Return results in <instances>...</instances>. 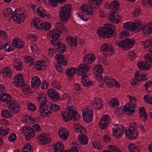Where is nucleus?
<instances>
[{"label":"nucleus","mask_w":152,"mask_h":152,"mask_svg":"<svg viewBox=\"0 0 152 152\" xmlns=\"http://www.w3.org/2000/svg\"><path fill=\"white\" fill-rule=\"evenodd\" d=\"M3 48L5 51L10 52L14 50L15 47L12 43L7 42L4 44Z\"/></svg>","instance_id":"45"},{"label":"nucleus","mask_w":152,"mask_h":152,"mask_svg":"<svg viewBox=\"0 0 152 152\" xmlns=\"http://www.w3.org/2000/svg\"><path fill=\"white\" fill-rule=\"evenodd\" d=\"M2 115L4 117L7 118H10L13 116V114L7 109H3L2 110Z\"/></svg>","instance_id":"56"},{"label":"nucleus","mask_w":152,"mask_h":152,"mask_svg":"<svg viewBox=\"0 0 152 152\" xmlns=\"http://www.w3.org/2000/svg\"><path fill=\"white\" fill-rule=\"evenodd\" d=\"M54 152H61L64 149V145L63 143L58 142L56 143L54 146Z\"/></svg>","instance_id":"42"},{"label":"nucleus","mask_w":152,"mask_h":152,"mask_svg":"<svg viewBox=\"0 0 152 152\" xmlns=\"http://www.w3.org/2000/svg\"><path fill=\"white\" fill-rule=\"evenodd\" d=\"M115 28L112 24L106 23L97 30L98 35L102 37H111L115 32Z\"/></svg>","instance_id":"3"},{"label":"nucleus","mask_w":152,"mask_h":152,"mask_svg":"<svg viewBox=\"0 0 152 152\" xmlns=\"http://www.w3.org/2000/svg\"><path fill=\"white\" fill-rule=\"evenodd\" d=\"M76 68L75 67H70L67 68L65 71L66 76L68 77H71L75 75Z\"/></svg>","instance_id":"35"},{"label":"nucleus","mask_w":152,"mask_h":152,"mask_svg":"<svg viewBox=\"0 0 152 152\" xmlns=\"http://www.w3.org/2000/svg\"><path fill=\"white\" fill-rule=\"evenodd\" d=\"M83 118L86 122L90 123L93 120V113L92 108L89 106H85L82 111Z\"/></svg>","instance_id":"7"},{"label":"nucleus","mask_w":152,"mask_h":152,"mask_svg":"<svg viewBox=\"0 0 152 152\" xmlns=\"http://www.w3.org/2000/svg\"><path fill=\"white\" fill-rule=\"evenodd\" d=\"M129 35V33L127 31L123 30L121 31L118 34L119 37L121 39L125 38L128 37Z\"/></svg>","instance_id":"57"},{"label":"nucleus","mask_w":152,"mask_h":152,"mask_svg":"<svg viewBox=\"0 0 152 152\" xmlns=\"http://www.w3.org/2000/svg\"><path fill=\"white\" fill-rule=\"evenodd\" d=\"M14 83L15 86L17 87L21 86L23 85L24 79L21 74H18L15 76Z\"/></svg>","instance_id":"19"},{"label":"nucleus","mask_w":152,"mask_h":152,"mask_svg":"<svg viewBox=\"0 0 152 152\" xmlns=\"http://www.w3.org/2000/svg\"><path fill=\"white\" fill-rule=\"evenodd\" d=\"M112 6L111 11H114V12H116L119 6L118 3L116 0H114L111 2Z\"/></svg>","instance_id":"55"},{"label":"nucleus","mask_w":152,"mask_h":152,"mask_svg":"<svg viewBox=\"0 0 152 152\" xmlns=\"http://www.w3.org/2000/svg\"><path fill=\"white\" fill-rule=\"evenodd\" d=\"M1 72L4 76L8 77H10L12 75L11 69L8 66H6L3 68Z\"/></svg>","instance_id":"47"},{"label":"nucleus","mask_w":152,"mask_h":152,"mask_svg":"<svg viewBox=\"0 0 152 152\" xmlns=\"http://www.w3.org/2000/svg\"><path fill=\"white\" fill-rule=\"evenodd\" d=\"M51 85L53 88L57 89H60L61 88V86L58 81L56 80H54L51 82Z\"/></svg>","instance_id":"61"},{"label":"nucleus","mask_w":152,"mask_h":152,"mask_svg":"<svg viewBox=\"0 0 152 152\" xmlns=\"http://www.w3.org/2000/svg\"><path fill=\"white\" fill-rule=\"evenodd\" d=\"M142 46L145 49H150L152 47V38L141 42Z\"/></svg>","instance_id":"41"},{"label":"nucleus","mask_w":152,"mask_h":152,"mask_svg":"<svg viewBox=\"0 0 152 152\" xmlns=\"http://www.w3.org/2000/svg\"><path fill=\"white\" fill-rule=\"evenodd\" d=\"M37 13L38 16L42 18H46L48 19H49L51 17L50 14L47 13L46 10L41 6L38 7L37 9Z\"/></svg>","instance_id":"18"},{"label":"nucleus","mask_w":152,"mask_h":152,"mask_svg":"<svg viewBox=\"0 0 152 152\" xmlns=\"http://www.w3.org/2000/svg\"><path fill=\"white\" fill-rule=\"evenodd\" d=\"M37 102L40 106L45 105L47 103V97L46 95L44 93L39 94L37 97Z\"/></svg>","instance_id":"28"},{"label":"nucleus","mask_w":152,"mask_h":152,"mask_svg":"<svg viewBox=\"0 0 152 152\" xmlns=\"http://www.w3.org/2000/svg\"><path fill=\"white\" fill-rule=\"evenodd\" d=\"M147 74L145 73H143L141 71H138L136 72L134 75L135 77L139 81H145L147 80L146 76Z\"/></svg>","instance_id":"34"},{"label":"nucleus","mask_w":152,"mask_h":152,"mask_svg":"<svg viewBox=\"0 0 152 152\" xmlns=\"http://www.w3.org/2000/svg\"><path fill=\"white\" fill-rule=\"evenodd\" d=\"M41 19L38 18H35L32 22L34 26L38 29H40V26L41 25Z\"/></svg>","instance_id":"53"},{"label":"nucleus","mask_w":152,"mask_h":152,"mask_svg":"<svg viewBox=\"0 0 152 152\" xmlns=\"http://www.w3.org/2000/svg\"><path fill=\"white\" fill-rule=\"evenodd\" d=\"M66 41L72 49H75L77 47L76 39L70 35H68L66 37Z\"/></svg>","instance_id":"23"},{"label":"nucleus","mask_w":152,"mask_h":152,"mask_svg":"<svg viewBox=\"0 0 152 152\" xmlns=\"http://www.w3.org/2000/svg\"><path fill=\"white\" fill-rule=\"evenodd\" d=\"M125 49H129L132 47L134 42V40L133 38L125 39H124Z\"/></svg>","instance_id":"38"},{"label":"nucleus","mask_w":152,"mask_h":152,"mask_svg":"<svg viewBox=\"0 0 152 152\" xmlns=\"http://www.w3.org/2000/svg\"><path fill=\"white\" fill-rule=\"evenodd\" d=\"M74 128L76 130L77 132L80 133H84L86 132L85 129L81 125L78 124H76L74 125Z\"/></svg>","instance_id":"52"},{"label":"nucleus","mask_w":152,"mask_h":152,"mask_svg":"<svg viewBox=\"0 0 152 152\" xmlns=\"http://www.w3.org/2000/svg\"><path fill=\"white\" fill-rule=\"evenodd\" d=\"M71 6L69 4H64L60 9L59 12L60 20L63 22H66L70 18Z\"/></svg>","instance_id":"5"},{"label":"nucleus","mask_w":152,"mask_h":152,"mask_svg":"<svg viewBox=\"0 0 152 152\" xmlns=\"http://www.w3.org/2000/svg\"><path fill=\"white\" fill-rule=\"evenodd\" d=\"M3 13L5 17L9 18H12L16 23L23 22L27 17V13L23 8L16 9L14 12L10 8H6L4 10Z\"/></svg>","instance_id":"1"},{"label":"nucleus","mask_w":152,"mask_h":152,"mask_svg":"<svg viewBox=\"0 0 152 152\" xmlns=\"http://www.w3.org/2000/svg\"><path fill=\"white\" fill-rule=\"evenodd\" d=\"M110 118L109 115H104L101 118L99 125L100 128L102 129H105L109 124Z\"/></svg>","instance_id":"15"},{"label":"nucleus","mask_w":152,"mask_h":152,"mask_svg":"<svg viewBox=\"0 0 152 152\" xmlns=\"http://www.w3.org/2000/svg\"><path fill=\"white\" fill-rule=\"evenodd\" d=\"M8 108L12 112L17 113L19 110V105L18 103L15 101H12L9 103L7 104Z\"/></svg>","instance_id":"22"},{"label":"nucleus","mask_w":152,"mask_h":152,"mask_svg":"<svg viewBox=\"0 0 152 152\" xmlns=\"http://www.w3.org/2000/svg\"><path fill=\"white\" fill-rule=\"evenodd\" d=\"M140 24L139 31L142 30L143 34L146 36H149L152 34V22L142 24L140 21Z\"/></svg>","instance_id":"12"},{"label":"nucleus","mask_w":152,"mask_h":152,"mask_svg":"<svg viewBox=\"0 0 152 152\" xmlns=\"http://www.w3.org/2000/svg\"><path fill=\"white\" fill-rule=\"evenodd\" d=\"M41 80L40 78L37 76L33 77L32 78L31 84L32 87L34 89L37 88L40 86Z\"/></svg>","instance_id":"31"},{"label":"nucleus","mask_w":152,"mask_h":152,"mask_svg":"<svg viewBox=\"0 0 152 152\" xmlns=\"http://www.w3.org/2000/svg\"><path fill=\"white\" fill-rule=\"evenodd\" d=\"M140 25V21L136 20L133 22H126L123 23V26L126 30L137 33L139 32Z\"/></svg>","instance_id":"6"},{"label":"nucleus","mask_w":152,"mask_h":152,"mask_svg":"<svg viewBox=\"0 0 152 152\" xmlns=\"http://www.w3.org/2000/svg\"><path fill=\"white\" fill-rule=\"evenodd\" d=\"M103 1V0H88V2L92 8H98Z\"/></svg>","instance_id":"44"},{"label":"nucleus","mask_w":152,"mask_h":152,"mask_svg":"<svg viewBox=\"0 0 152 152\" xmlns=\"http://www.w3.org/2000/svg\"><path fill=\"white\" fill-rule=\"evenodd\" d=\"M103 80L106 86L108 88H111L113 87H115L118 88L120 87V85L118 81L113 78H109L105 76Z\"/></svg>","instance_id":"10"},{"label":"nucleus","mask_w":152,"mask_h":152,"mask_svg":"<svg viewBox=\"0 0 152 152\" xmlns=\"http://www.w3.org/2000/svg\"><path fill=\"white\" fill-rule=\"evenodd\" d=\"M35 65V69L39 71H41L45 68L46 65L45 61L41 60L37 61Z\"/></svg>","instance_id":"33"},{"label":"nucleus","mask_w":152,"mask_h":152,"mask_svg":"<svg viewBox=\"0 0 152 152\" xmlns=\"http://www.w3.org/2000/svg\"><path fill=\"white\" fill-rule=\"evenodd\" d=\"M126 137L129 139H134L137 137L138 132L134 126H131L126 130L124 132Z\"/></svg>","instance_id":"11"},{"label":"nucleus","mask_w":152,"mask_h":152,"mask_svg":"<svg viewBox=\"0 0 152 152\" xmlns=\"http://www.w3.org/2000/svg\"><path fill=\"white\" fill-rule=\"evenodd\" d=\"M101 49L104 55H113L114 53V50L112 45L109 43H105L102 44Z\"/></svg>","instance_id":"14"},{"label":"nucleus","mask_w":152,"mask_h":152,"mask_svg":"<svg viewBox=\"0 0 152 152\" xmlns=\"http://www.w3.org/2000/svg\"><path fill=\"white\" fill-rule=\"evenodd\" d=\"M25 61L28 64L29 66L31 65L34 63V60L32 57L26 56L24 57Z\"/></svg>","instance_id":"60"},{"label":"nucleus","mask_w":152,"mask_h":152,"mask_svg":"<svg viewBox=\"0 0 152 152\" xmlns=\"http://www.w3.org/2000/svg\"><path fill=\"white\" fill-rule=\"evenodd\" d=\"M12 43L15 48L16 47L18 48H22L24 45V42L19 38L14 39L12 40Z\"/></svg>","instance_id":"37"},{"label":"nucleus","mask_w":152,"mask_h":152,"mask_svg":"<svg viewBox=\"0 0 152 152\" xmlns=\"http://www.w3.org/2000/svg\"><path fill=\"white\" fill-rule=\"evenodd\" d=\"M94 72L96 73L102 74L103 72V69L102 66L100 64L95 65L93 68Z\"/></svg>","instance_id":"54"},{"label":"nucleus","mask_w":152,"mask_h":152,"mask_svg":"<svg viewBox=\"0 0 152 152\" xmlns=\"http://www.w3.org/2000/svg\"><path fill=\"white\" fill-rule=\"evenodd\" d=\"M11 99V96L8 94L4 93L0 94V100L1 101H9Z\"/></svg>","instance_id":"50"},{"label":"nucleus","mask_w":152,"mask_h":152,"mask_svg":"<svg viewBox=\"0 0 152 152\" xmlns=\"http://www.w3.org/2000/svg\"><path fill=\"white\" fill-rule=\"evenodd\" d=\"M93 107L97 110H101L103 107V104L102 101L98 98L94 99L92 102Z\"/></svg>","instance_id":"26"},{"label":"nucleus","mask_w":152,"mask_h":152,"mask_svg":"<svg viewBox=\"0 0 152 152\" xmlns=\"http://www.w3.org/2000/svg\"><path fill=\"white\" fill-rule=\"evenodd\" d=\"M78 140L79 143L82 145H84L87 144L88 139L85 134H81L78 136Z\"/></svg>","instance_id":"40"},{"label":"nucleus","mask_w":152,"mask_h":152,"mask_svg":"<svg viewBox=\"0 0 152 152\" xmlns=\"http://www.w3.org/2000/svg\"><path fill=\"white\" fill-rule=\"evenodd\" d=\"M63 119L65 121H69L73 119L74 121H78L80 118V115L77 113L76 107L73 106H67L66 110L61 113Z\"/></svg>","instance_id":"2"},{"label":"nucleus","mask_w":152,"mask_h":152,"mask_svg":"<svg viewBox=\"0 0 152 152\" xmlns=\"http://www.w3.org/2000/svg\"><path fill=\"white\" fill-rule=\"evenodd\" d=\"M107 148L108 150H105L102 151V152H121L120 149L116 146L113 145H110L108 146Z\"/></svg>","instance_id":"46"},{"label":"nucleus","mask_w":152,"mask_h":152,"mask_svg":"<svg viewBox=\"0 0 152 152\" xmlns=\"http://www.w3.org/2000/svg\"><path fill=\"white\" fill-rule=\"evenodd\" d=\"M60 33H58L54 29H52L48 32L47 36L48 39H51V43L53 45H57L58 38L61 36Z\"/></svg>","instance_id":"9"},{"label":"nucleus","mask_w":152,"mask_h":152,"mask_svg":"<svg viewBox=\"0 0 152 152\" xmlns=\"http://www.w3.org/2000/svg\"><path fill=\"white\" fill-rule=\"evenodd\" d=\"M38 138L39 141L44 144H48L51 140L48 134H42L39 135Z\"/></svg>","instance_id":"29"},{"label":"nucleus","mask_w":152,"mask_h":152,"mask_svg":"<svg viewBox=\"0 0 152 152\" xmlns=\"http://www.w3.org/2000/svg\"><path fill=\"white\" fill-rule=\"evenodd\" d=\"M143 99L145 102L152 104V96L150 95H145L143 96Z\"/></svg>","instance_id":"63"},{"label":"nucleus","mask_w":152,"mask_h":152,"mask_svg":"<svg viewBox=\"0 0 152 152\" xmlns=\"http://www.w3.org/2000/svg\"><path fill=\"white\" fill-rule=\"evenodd\" d=\"M32 147L28 143L26 144L23 147L22 152H31Z\"/></svg>","instance_id":"64"},{"label":"nucleus","mask_w":152,"mask_h":152,"mask_svg":"<svg viewBox=\"0 0 152 152\" xmlns=\"http://www.w3.org/2000/svg\"><path fill=\"white\" fill-rule=\"evenodd\" d=\"M32 52L37 54H39L40 52V50L39 48L35 44H32L30 46Z\"/></svg>","instance_id":"62"},{"label":"nucleus","mask_w":152,"mask_h":152,"mask_svg":"<svg viewBox=\"0 0 152 152\" xmlns=\"http://www.w3.org/2000/svg\"><path fill=\"white\" fill-rule=\"evenodd\" d=\"M22 120L25 124L30 125L34 123L35 121V119L29 115H25L23 117Z\"/></svg>","instance_id":"32"},{"label":"nucleus","mask_w":152,"mask_h":152,"mask_svg":"<svg viewBox=\"0 0 152 152\" xmlns=\"http://www.w3.org/2000/svg\"><path fill=\"white\" fill-rule=\"evenodd\" d=\"M92 143L93 147L96 149H101L103 148V146L102 144L97 140L93 141Z\"/></svg>","instance_id":"51"},{"label":"nucleus","mask_w":152,"mask_h":152,"mask_svg":"<svg viewBox=\"0 0 152 152\" xmlns=\"http://www.w3.org/2000/svg\"><path fill=\"white\" fill-rule=\"evenodd\" d=\"M55 58L58 63L63 65H66L67 63L66 58L61 54L56 55L55 56Z\"/></svg>","instance_id":"36"},{"label":"nucleus","mask_w":152,"mask_h":152,"mask_svg":"<svg viewBox=\"0 0 152 152\" xmlns=\"http://www.w3.org/2000/svg\"><path fill=\"white\" fill-rule=\"evenodd\" d=\"M124 127L120 125L115 126L112 129L113 135L117 138L122 137L124 133Z\"/></svg>","instance_id":"13"},{"label":"nucleus","mask_w":152,"mask_h":152,"mask_svg":"<svg viewBox=\"0 0 152 152\" xmlns=\"http://www.w3.org/2000/svg\"><path fill=\"white\" fill-rule=\"evenodd\" d=\"M95 56L92 53H89L84 56L83 60L84 62L88 64H91L95 60Z\"/></svg>","instance_id":"30"},{"label":"nucleus","mask_w":152,"mask_h":152,"mask_svg":"<svg viewBox=\"0 0 152 152\" xmlns=\"http://www.w3.org/2000/svg\"><path fill=\"white\" fill-rule=\"evenodd\" d=\"M69 130L65 127L61 128L59 129L58 134L60 138L62 140H66L69 137Z\"/></svg>","instance_id":"20"},{"label":"nucleus","mask_w":152,"mask_h":152,"mask_svg":"<svg viewBox=\"0 0 152 152\" xmlns=\"http://www.w3.org/2000/svg\"><path fill=\"white\" fill-rule=\"evenodd\" d=\"M139 114L140 118L144 121L147 119V115L145 108L141 107L139 109Z\"/></svg>","instance_id":"48"},{"label":"nucleus","mask_w":152,"mask_h":152,"mask_svg":"<svg viewBox=\"0 0 152 152\" xmlns=\"http://www.w3.org/2000/svg\"><path fill=\"white\" fill-rule=\"evenodd\" d=\"M81 80L83 85L86 87L91 86L93 83V82L90 79L84 75L82 76Z\"/></svg>","instance_id":"43"},{"label":"nucleus","mask_w":152,"mask_h":152,"mask_svg":"<svg viewBox=\"0 0 152 152\" xmlns=\"http://www.w3.org/2000/svg\"><path fill=\"white\" fill-rule=\"evenodd\" d=\"M22 133L24 134L26 138H29L33 137L35 135L33 129L27 126H23L22 128Z\"/></svg>","instance_id":"16"},{"label":"nucleus","mask_w":152,"mask_h":152,"mask_svg":"<svg viewBox=\"0 0 152 152\" xmlns=\"http://www.w3.org/2000/svg\"><path fill=\"white\" fill-rule=\"evenodd\" d=\"M55 26L56 31L61 34L64 33H66L68 31L65 25L60 22H56L55 24Z\"/></svg>","instance_id":"24"},{"label":"nucleus","mask_w":152,"mask_h":152,"mask_svg":"<svg viewBox=\"0 0 152 152\" xmlns=\"http://www.w3.org/2000/svg\"><path fill=\"white\" fill-rule=\"evenodd\" d=\"M136 55L134 52L132 51H129L127 54V59L131 61H133L136 58Z\"/></svg>","instance_id":"58"},{"label":"nucleus","mask_w":152,"mask_h":152,"mask_svg":"<svg viewBox=\"0 0 152 152\" xmlns=\"http://www.w3.org/2000/svg\"><path fill=\"white\" fill-rule=\"evenodd\" d=\"M137 66L140 69L148 70L151 69V65L146 61H143L139 62L137 64Z\"/></svg>","instance_id":"27"},{"label":"nucleus","mask_w":152,"mask_h":152,"mask_svg":"<svg viewBox=\"0 0 152 152\" xmlns=\"http://www.w3.org/2000/svg\"><path fill=\"white\" fill-rule=\"evenodd\" d=\"M58 46V51H60V53H62L64 52L66 50V47L64 44L62 43H61L58 42V43L57 45Z\"/></svg>","instance_id":"59"},{"label":"nucleus","mask_w":152,"mask_h":152,"mask_svg":"<svg viewBox=\"0 0 152 152\" xmlns=\"http://www.w3.org/2000/svg\"><path fill=\"white\" fill-rule=\"evenodd\" d=\"M40 106L39 112L41 116L44 118H46L52 113L53 106L51 103H48L46 106Z\"/></svg>","instance_id":"8"},{"label":"nucleus","mask_w":152,"mask_h":152,"mask_svg":"<svg viewBox=\"0 0 152 152\" xmlns=\"http://www.w3.org/2000/svg\"><path fill=\"white\" fill-rule=\"evenodd\" d=\"M47 94L48 96L53 100L57 101L60 99L59 93L55 90L49 89L47 91Z\"/></svg>","instance_id":"17"},{"label":"nucleus","mask_w":152,"mask_h":152,"mask_svg":"<svg viewBox=\"0 0 152 152\" xmlns=\"http://www.w3.org/2000/svg\"><path fill=\"white\" fill-rule=\"evenodd\" d=\"M128 148L130 152H140V147L134 143H130L128 145Z\"/></svg>","instance_id":"39"},{"label":"nucleus","mask_w":152,"mask_h":152,"mask_svg":"<svg viewBox=\"0 0 152 152\" xmlns=\"http://www.w3.org/2000/svg\"><path fill=\"white\" fill-rule=\"evenodd\" d=\"M91 6L87 4L82 5L80 7L81 12L79 13L78 16L83 20L87 21L88 19L87 15H91L94 14L95 10L92 8Z\"/></svg>","instance_id":"4"},{"label":"nucleus","mask_w":152,"mask_h":152,"mask_svg":"<svg viewBox=\"0 0 152 152\" xmlns=\"http://www.w3.org/2000/svg\"><path fill=\"white\" fill-rule=\"evenodd\" d=\"M116 12H114V11H111L108 15V19L112 22L114 23H118L121 20V17L119 15H117V18L115 16Z\"/></svg>","instance_id":"25"},{"label":"nucleus","mask_w":152,"mask_h":152,"mask_svg":"<svg viewBox=\"0 0 152 152\" xmlns=\"http://www.w3.org/2000/svg\"><path fill=\"white\" fill-rule=\"evenodd\" d=\"M90 66L85 64H80L77 69L79 74L84 75L87 73L89 70Z\"/></svg>","instance_id":"21"},{"label":"nucleus","mask_w":152,"mask_h":152,"mask_svg":"<svg viewBox=\"0 0 152 152\" xmlns=\"http://www.w3.org/2000/svg\"><path fill=\"white\" fill-rule=\"evenodd\" d=\"M40 29H43L46 31L49 30L51 27L50 23L48 21H44L42 23L40 26Z\"/></svg>","instance_id":"49"}]
</instances>
